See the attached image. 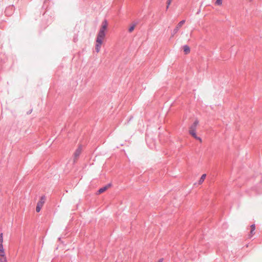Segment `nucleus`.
<instances>
[{"label":"nucleus","mask_w":262,"mask_h":262,"mask_svg":"<svg viewBox=\"0 0 262 262\" xmlns=\"http://www.w3.org/2000/svg\"><path fill=\"white\" fill-rule=\"evenodd\" d=\"M111 184H107V185L100 188L99 190H98V193H101L103 192H104L105 190H106L110 186H111Z\"/></svg>","instance_id":"obj_7"},{"label":"nucleus","mask_w":262,"mask_h":262,"mask_svg":"<svg viewBox=\"0 0 262 262\" xmlns=\"http://www.w3.org/2000/svg\"><path fill=\"white\" fill-rule=\"evenodd\" d=\"M183 49L185 54H187L190 52V48L187 45L184 46Z\"/></svg>","instance_id":"obj_9"},{"label":"nucleus","mask_w":262,"mask_h":262,"mask_svg":"<svg viewBox=\"0 0 262 262\" xmlns=\"http://www.w3.org/2000/svg\"><path fill=\"white\" fill-rule=\"evenodd\" d=\"M254 233H255L254 230H252L251 229L250 234L248 235L249 237V238L252 237V236L253 235V234H254Z\"/></svg>","instance_id":"obj_12"},{"label":"nucleus","mask_w":262,"mask_h":262,"mask_svg":"<svg viewBox=\"0 0 262 262\" xmlns=\"http://www.w3.org/2000/svg\"><path fill=\"white\" fill-rule=\"evenodd\" d=\"M251 229L252 230H255V226L254 224H252V225H251Z\"/></svg>","instance_id":"obj_17"},{"label":"nucleus","mask_w":262,"mask_h":262,"mask_svg":"<svg viewBox=\"0 0 262 262\" xmlns=\"http://www.w3.org/2000/svg\"><path fill=\"white\" fill-rule=\"evenodd\" d=\"M206 177V174H203L201 176V177L200 178V180H199V184H202V183L204 182V180H205V179Z\"/></svg>","instance_id":"obj_10"},{"label":"nucleus","mask_w":262,"mask_h":262,"mask_svg":"<svg viewBox=\"0 0 262 262\" xmlns=\"http://www.w3.org/2000/svg\"><path fill=\"white\" fill-rule=\"evenodd\" d=\"M102 26H105L107 27V21L106 20H104L103 22H102Z\"/></svg>","instance_id":"obj_16"},{"label":"nucleus","mask_w":262,"mask_h":262,"mask_svg":"<svg viewBox=\"0 0 262 262\" xmlns=\"http://www.w3.org/2000/svg\"><path fill=\"white\" fill-rule=\"evenodd\" d=\"M45 201H46L45 196V195L41 196L40 199V200L37 203V204L36 206V212H39L40 211L41 207H42L43 205L44 204V203L45 202Z\"/></svg>","instance_id":"obj_3"},{"label":"nucleus","mask_w":262,"mask_h":262,"mask_svg":"<svg viewBox=\"0 0 262 262\" xmlns=\"http://www.w3.org/2000/svg\"><path fill=\"white\" fill-rule=\"evenodd\" d=\"M3 233L0 234V244H3Z\"/></svg>","instance_id":"obj_15"},{"label":"nucleus","mask_w":262,"mask_h":262,"mask_svg":"<svg viewBox=\"0 0 262 262\" xmlns=\"http://www.w3.org/2000/svg\"><path fill=\"white\" fill-rule=\"evenodd\" d=\"M185 23V20H182L180 21L178 24L177 25L176 28L173 29L172 33L171 36H173L179 31V29L183 25H184Z\"/></svg>","instance_id":"obj_5"},{"label":"nucleus","mask_w":262,"mask_h":262,"mask_svg":"<svg viewBox=\"0 0 262 262\" xmlns=\"http://www.w3.org/2000/svg\"><path fill=\"white\" fill-rule=\"evenodd\" d=\"M13 7L10 6V7H9L6 8L5 13L6 15H10L11 13L13 12Z\"/></svg>","instance_id":"obj_8"},{"label":"nucleus","mask_w":262,"mask_h":262,"mask_svg":"<svg viewBox=\"0 0 262 262\" xmlns=\"http://www.w3.org/2000/svg\"><path fill=\"white\" fill-rule=\"evenodd\" d=\"M172 0H167V6H166V9H168L169 8V5H170L171 2Z\"/></svg>","instance_id":"obj_14"},{"label":"nucleus","mask_w":262,"mask_h":262,"mask_svg":"<svg viewBox=\"0 0 262 262\" xmlns=\"http://www.w3.org/2000/svg\"><path fill=\"white\" fill-rule=\"evenodd\" d=\"M135 25H132L128 29V31L129 32H132L135 29Z\"/></svg>","instance_id":"obj_11"},{"label":"nucleus","mask_w":262,"mask_h":262,"mask_svg":"<svg viewBox=\"0 0 262 262\" xmlns=\"http://www.w3.org/2000/svg\"><path fill=\"white\" fill-rule=\"evenodd\" d=\"M215 4L216 5L220 6L222 4V0H216Z\"/></svg>","instance_id":"obj_13"},{"label":"nucleus","mask_w":262,"mask_h":262,"mask_svg":"<svg viewBox=\"0 0 262 262\" xmlns=\"http://www.w3.org/2000/svg\"><path fill=\"white\" fill-rule=\"evenodd\" d=\"M0 261L7 262L6 257L5 256V250L3 244H0Z\"/></svg>","instance_id":"obj_4"},{"label":"nucleus","mask_w":262,"mask_h":262,"mask_svg":"<svg viewBox=\"0 0 262 262\" xmlns=\"http://www.w3.org/2000/svg\"><path fill=\"white\" fill-rule=\"evenodd\" d=\"M81 151L82 147L81 146H79L74 152V163H75L76 162V160H77L80 155L81 154Z\"/></svg>","instance_id":"obj_6"},{"label":"nucleus","mask_w":262,"mask_h":262,"mask_svg":"<svg viewBox=\"0 0 262 262\" xmlns=\"http://www.w3.org/2000/svg\"><path fill=\"white\" fill-rule=\"evenodd\" d=\"M106 28L107 27L106 26L101 25V27L97 35L95 50L97 53L100 51L101 45L102 44V40L105 36V31Z\"/></svg>","instance_id":"obj_1"},{"label":"nucleus","mask_w":262,"mask_h":262,"mask_svg":"<svg viewBox=\"0 0 262 262\" xmlns=\"http://www.w3.org/2000/svg\"><path fill=\"white\" fill-rule=\"evenodd\" d=\"M163 260V258H161L159 260H158V262H162Z\"/></svg>","instance_id":"obj_18"},{"label":"nucleus","mask_w":262,"mask_h":262,"mask_svg":"<svg viewBox=\"0 0 262 262\" xmlns=\"http://www.w3.org/2000/svg\"><path fill=\"white\" fill-rule=\"evenodd\" d=\"M199 121L198 120H195L193 124L190 126L189 133L194 139L199 140L201 142L202 141L201 138L198 137L195 133Z\"/></svg>","instance_id":"obj_2"}]
</instances>
